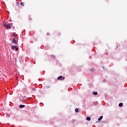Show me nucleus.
Returning a JSON list of instances; mask_svg holds the SVG:
<instances>
[{"label":"nucleus","mask_w":127,"mask_h":127,"mask_svg":"<svg viewBox=\"0 0 127 127\" xmlns=\"http://www.w3.org/2000/svg\"><path fill=\"white\" fill-rule=\"evenodd\" d=\"M32 91H33V92H34V91H35V88H33Z\"/></svg>","instance_id":"4468645a"},{"label":"nucleus","mask_w":127,"mask_h":127,"mask_svg":"<svg viewBox=\"0 0 127 127\" xmlns=\"http://www.w3.org/2000/svg\"><path fill=\"white\" fill-rule=\"evenodd\" d=\"M11 27V26H10V24H8L6 26V28L7 29H10Z\"/></svg>","instance_id":"7ed1b4c3"},{"label":"nucleus","mask_w":127,"mask_h":127,"mask_svg":"<svg viewBox=\"0 0 127 127\" xmlns=\"http://www.w3.org/2000/svg\"><path fill=\"white\" fill-rule=\"evenodd\" d=\"M20 4H21V5L22 6H24V4H23V2H20Z\"/></svg>","instance_id":"1a4fd4ad"},{"label":"nucleus","mask_w":127,"mask_h":127,"mask_svg":"<svg viewBox=\"0 0 127 127\" xmlns=\"http://www.w3.org/2000/svg\"><path fill=\"white\" fill-rule=\"evenodd\" d=\"M17 3L18 5H19V2H17Z\"/></svg>","instance_id":"2eb2a0df"},{"label":"nucleus","mask_w":127,"mask_h":127,"mask_svg":"<svg viewBox=\"0 0 127 127\" xmlns=\"http://www.w3.org/2000/svg\"><path fill=\"white\" fill-rule=\"evenodd\" d=\"M119 107H122V106H123V103H120V104H119Z\"/></svg>","instance_id":"9b49d317"},{"label":"nucleus","mask_w":127,"mask_h":127,"mask_svg":"<svg viewBox=\"0 0 127 127\" xmlns=\"http://www.w3.org/2000/svg\"><path fill=\"white\" fill-rule=\"evenodd\" d=\"M7 25H8V24H7L5 23H4L3 24V26H7Z\"/></svg>","instance_id":"9d476101"},{"label":"nucleus","mask_w":127,"mask_h":127,"mask_svg":"<svg viewBox=\"0 0 127 127\" xmlns=\"http://www.w3.org/2000/svg\"><path fill=\"white\" fill-rule=\"evenodd\" d=\"M17 46H13L12 47H11V49H15V48L17 47Z\"/></svg>","instance_id":"423d86ee"},{"label":"nucleus","mask_w":127,"mask_h":127,"mask_svg":"<svg viewBox=\"0 0 127 127\" xmlns=\"http://www.w3.org/2000/svg\"><path fill=\"white\" fill-rule=\"evenodd\" d=\"M103 119V116H100L99 118L98 119V121H101V120Z\"/></svg>","instance_id":"0eeeda50"},{"label":"nucleus","mask_w":127,"mask_h":127,"mask_svg":"<svg viewBox=\"0 0 127 127\" xmlns=\"http://www.w3.org/2000/svg\"><path fill=\"white\" fill-rule=\"evenodd\" d=\"M58 80H64V77L62 75H60L58 77Z\"/></svg>","instance_id":"f257e3e1"},{"label":"nucleus","mask_w":127,"mask_h":127,"mask_svg":"<svg viewBox=\"0 0 127 127\" xmlns=\"http://www.w3.org/2000/svg\"><path fill=\"white\" fill-rule=\"evenodd\" d=\"M13 36H16V35L15 34V35H13Z\"/></svg>","instance_id":"f3484780"},{"label":"nucleus","mask_w":127,"mask_h":127,"mask_svg":"<svg viewBox=\"0 0 127 127\" xmlns=\"http://www.w3.org/2000/svg\"><path fill=\"white\" fill-rule=\"evenodd\" d=\"M93 95H94L95 96H96V95H98L97 92H92Z\"/></svg>","instance_id":"20e7f679"},{"label":"nucleus","mask_w":127,"mask_h":127,"mask_svg":"<svg viewBox=\"0 0 127 127\" xmlns=\"http://www.w3.org/2000/svg\"><path fill=\"white\" fill-rule=\"evenodd\" d=\"M86 120L87 121H91V118L90 117H87Z\"/></svg>","instance_id":"6e6552de"},{"label":"nucleus","mask_w":127,"mask_h":127,"mask_svg":"<svg viewBox=\"0 0 127 127\" xmlns=\"http://www.w3.org/2000/svg\"><path fill=\"white\" fill-rule=\"evenodd\" d=\"M24 107H25V105H20L19 106V108H24Z\"/></svg>","instance_id":"39448f33"},{"label":"nucleus","mask_w":127,"mask_h":127,"mask_svg":"<svg viewBox=\"0 0 127 127\" xmlns=\"http://www.w3.org/2000/svg\"><path fill=\"white\" fill-rule=\"evenodd\" d=\"M12 43H14V44H17V41H16V40L13 39L12 41H11Z\"/></svg>","instance_id":"f03ea898"},{"label":"nucleus","mask_w":127,"mask_h":127,"mask_svg":"<svg viewBox=\"0 0 127 127\" xmlns=\"http://www.w3.org/2000/svg\"><path fill=\"white\" fill-rule=\"evenodd\" d=\"M75 112L76 113H78V112H79V110H78V109H75Z\"/></svg>","instance_id":"f8f14e48"},{"label":"nucleus","mask_w":127,"mask_h":127,"mask_svg":"<svg viewBox=\"0 0 127 127\" xmlns=\"http://www.w3.org/2000/svg\"><path fill=\"white\" fill-rule=\"evenodd\" d=\"M15 49L16 51H18V48L17 47H16Z\"/></svg>","instance_id":"ddd939ff"},{"label":"nucleus","mask_w":127,"mask_h":127,"mask_svg":"<svg viewBox=\"0 0 127 127\" xmlns=\"http://www.w3.org/2000/svg\"><path fill=\"white\" fill-rule=\"evenodd\" d=\"M116 47L118 48V47H119V46L117 45Z\"/></svg>","instance_id":"dca6fc26"}]
</instances>
